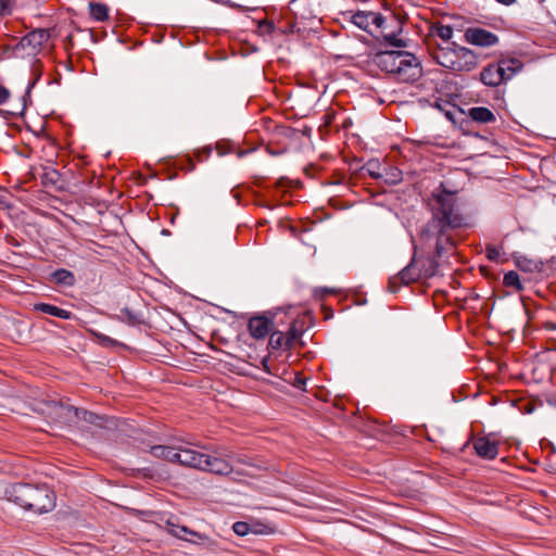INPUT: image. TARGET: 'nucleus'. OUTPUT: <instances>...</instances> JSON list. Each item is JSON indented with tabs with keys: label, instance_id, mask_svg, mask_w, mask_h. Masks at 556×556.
I'll return each mask as SVG.
<instances>
[{
	"label": "nucleus",
	"instance_id": "1",
	"mask_svg": "<svg viewBox=\"0 0 556 556\" xmlns=\"http://www.w3.org/2000/svg\"><path fill=\"white\" fill-rule=\"evenodd\" d=\"M428 206L431 218L422 226L419 241L422 249L433 250V255L418 256V269L424 278L437 275L439 263L437 258L454 252L456 247L455 231L469 226L456 205V197L446 190L435 191L429 199Z\"/></svg>",
	"mask_w": 556,
	"mask_h": 556
},
{
	"label": "nucleus",
	"instance_id": "2",
	"mask_svg": "<svg viewBox=\"0 0 556 556\" xmlns=\"http://www.w3.org/2000/svg\"><path fill=\"white\" fill-rule=\"evenodd\" d=\"M150 453L154 457L215 475L227 476L235 471L231 464L218 455L217 452L214 455H210L191 447L154 445L151 446Z\"/></svg>",
	"mask_w": 556,
	"mask_h": 556
},
{
	"label": "nucleus",
	"instance_id": "3",
	"mask_svg": "<svg viewBox=\"0 0 556 556\" xmlns=\"http://www.w3.org/2000/svg\"><path fill=\"white\" fill-rule=\"evenodd\" d=\"M375 64L401 83H413L421 75L418 59L404 50H387L376 53Z\"/></svg>",
	"mask_w": 556,
	"mask_h": 556
},
{
	"label": "nucleus",
	"instance_id": "4",
	"mask_svg": "<svg viewBox=\"0 0 556 556\" xmlns=\"http://www.w3.org/2000/svg\"><path fill=\"white\" fill-rule=\"evenodd\" d=\"M5 495L9 501L36 514L50 511L55 506L54 493L46 484H12L7 488Z\"/></svg>",
	"mask_w": 556,
	"mask_h": 556
},
{
	"label": "nucleus",
	"instance_id": "5",
	"mask_svg": "<svg viewBox=\"0 0 556 556\" xmlns=\"http://www.w3.org/2000/svg\"><path fill=\"white\" fill-rule=\"evenodd\" d=\"M431 58L441 66L453 72H470L478 65L476 54L464 47H439L431 51Z\"/></svg>",
	"mask_w": 556,
	"mask_h": 556
},
{
	"label": "nucleus",
	"instance_id": "6",
	"mask_svg": "<svg viewBox=\"0 0 556 556\" xmlns=\"http://www.w3.org/2000/svg\"><path fill=\"white\" fill-rule=\"evenodd\" d=\"M521 66L520 61L516 59L503 60L497 64H489L480 73V80L485 86H500L503 81L510 79Z\"/></svg>",
	"mask_w": 556,
	"mask_h": 556
},
{
	"label": "nucleus",
	"instance_id": "7",
	"mask_svg": "<svg viewBox=\"0 0 556 556\" xmlns=\"http://www.w3.org/2000/svg\"><path fill=\"white\" fill-rule=\"evenodd\" d=\"M421 278L424 277L421 271L418 269V255L415 252L409 264L397 275L389 279L388 289L390 292L395 293L401 286H408Z\"/></svg>",
	"mask_w": 556,
	"mask_h": 556
},
{
	"label": "nucleus",
	"instance_id": "8",
	"mask_svg": "<svg viewBox=\"0 0 556 556\" xmlns=\"http://www.w3.org/2000/svg\"><path fill=\"white\" fill-rule=\"evenodd\" d=\"M50 34L47 29H35L25 35L14 47L15 51L23 50L27 55L36 54L41 47L48 41Z\"/></svg>",
	"mask_w": 556,
	"mask_h": 556
},
{
	"label": "nucleus",
	"instance_id": "9",
	"mask_svg": "<svg viewBox=\"0 0 556 556\" xmlns=\"http://www.w3.org/2000/svg\"><path fill=\"white\" fill-rule=\"evenodd\" d=\"M53 413L64 424H75L79 419H84L89 422L94 421V415L84 409H79L62 403L53 404Z\"/></svg>",
	"mask_w": 556,
	"mask_h": 556
},
{
	"label": "nucleus",
	"instance_id": "10",
	"mask_svg": "<svg viewBox=\"0 0 556 556\" xmlns=\"http://www.w3.org/2000/svg\"><path fill=\"white\" fill-rule=\"evenodd\" d=\"M350 15V21L355 26L369 34H372L371 26H375L377 29H380L382 28L386 22L381 13L372 11H357L352 12Z\"/></svg>",
	"mask_w": 556,
	"mask_h": 556
},
{
	"label": "nucleus",
	"instance_id": "11",
	"mask_svg": "<svg viewBox=\"0 0 556 556\" xmlns=\"http://www.w3.org/2000/svg\"><path fill=\"white\" fill-rule=\"evenodd\" d=\"M464 36L468 43L479 47H491L498 41V37L494 33L480 27L468 28Z\"/></svg>",
	"mask_w": 556,
	"mask_h": 556
},
{
	"label": "nucleus",
	"instance_id": "12",
	"mask_svg": "<svg viewBox=\"0 0 556 556\" xmlns=\"http://www.w3.org/2000/svg\"><path fill=\"white\" fill-rule=\"evenodd\" d=\"M165 530L173 536L191 543H197L198 540L205 539V536L202 535L201 533L190 530L185 526H179L172 519H168L165 522Z\"/></svg>",
	"mask_w": 556,
	"mask_h": 556
},
{
	"label": "nucleus",
	"instance_id": "13",
	"mask_svg": "<svg viewBox=\"0 0 556 556\" xmlns=\"http://www.w3.org/2000/svg\"><path fill=\"white\" fill-rule=\"evenodd\" d=\"M249 331L254 339L266 338L273 329V323L265 316H254L249 320Z\"/></svg>",
	"mask_w": 556,
	"mask_h": 556
},
{
	"label": "nucleus",
	"instance_id": "14",
	"mask_svg": "<svg viewBox=\"0 0 556 556\" xmlns=\"http://www.w3.org/2000/svg\"><path fill=\"white\" fill-rule=\"evenodd\" d=\"M476 453L483 458L494 459L498 454L497 443L491 441L488 437H480L473 441Z\"/></svg>",
	"mask_w": 556,
	"mask_h": 556
},
{
	"label": "nucleus",
	"instance_id": "15",
	"mask_svg": "<svg viewBox=\"0 0 556 556\" xmlns=\"http://www.w3.org/2000/svg\"><path fill=\"white\" fill-rule=\"evenodd\" d=\"M41 182L45 187H53L56 190L63 188L62 176L60 172L51 165L42 168Z\"/></svg>",
	"mask_w": 556,
	"mask_h": 556
},
{
	"label": "nucleus",
	"instance_id": "16",
	"mask_svg": "<svg viewBox=\"0 0 556 556\" xmlns=\"http://www.w3.org/2000/svg\"><path fill=\"white\" fill-rule=\"evenodd\" d=\"M468 116L478 123L489 124L495 122L496 117L494 113L484 106H475L469 109Z\"/></svg>",
	"mask_w": 556,
	"mask_h": 556
},
{
	"label": "nucleus",
	"instance_id": "17",
	"mask_svg": "<svg viewBox=\"0 0 556 556\" xmlns=\"http://www.w3.org/2000/svg\"><path fill=\"white\" fill-rule=\"evenodd\" d=\"M34 309L62 319H71L72 313L48 303H36Z\"/></svg>",
	"mask_w": 556,
	"mask_h": 556
},
{
	"label": "nucleus",
	"instance_id": "18",
	"mask_svg": "<svg viewBox=\"0 0 556 556\" xmlns=\"http://www.w3.org/2000/svg\"><path fill=\"white\" fill-rule=\"evenodd\" d=\"M51 280L60 286L72 287L75 283V276L71 270L60 268L51 274Z\"/></svg>",
	"mask_w": 556,
	"mask_h": 556
},
{
	"label": "nucleus",
	"instance_id": "19",
	"mask_svg": "<svg viewBox=\"0 0 556 556\" xmlns=\"http://www.w3.org/2000/svg\"><path fill=\"white\" fill-rule=\"evenodd\" d=\"M285 336H286V340H287V343H288L290 349L293 348L299 342H300L301 345L303 344L301 342L302 328L299 327V321H293L290 325L288 331L285 333Z\"/></svg>",
	"mask_w": 556,
	"mask_h": 556
},
{
	"label": "nucleus",
	"instance_id": "20",
	"mask_svg": "<svg viewBox=\"0 0 556 556\" xmlns=\"http://www.w3.org/2000/svg\"><path fill=\"white\" fill-rule=\"evenodd\" d=\"M117 318L129 326H137L142 323V316L128 307L122 308Z\"/></svg>",
	"mask_w": 556,
	"mask_h": 556
},
{
	"label": "nucleus",
	"instance_id": "21",
	"mask_svg": "<svg viewBox=\"0 0 556 556\" xmlns=\"http://www.w3.org/2000/svg\"><path fill=\"white\" fill-rule=\"evenodd\" d=\"M89 12L90 15L99 22H103L109 18V9L104 3L90 2Z\"/></svg>",
	"mask_w": 556,
	"mask_h": 556
},
{
	"label": "nucleus",
	"instance_id": "22",
	"mask_svg": "<svg viewBox=\"0 0 556 556\" xmlns=\"http://www.w3.org/2000/svg\"><path fill=\"white\" fill-rule=\"evenodd\" d=\"M270 338H269V346L274 350H279V349H290L288 343H287V340H286V336H285V332L282 331H270Z\"/></svg>",
	"mask_w": 556,
	"mask_h": 556
},
{
	"label": "nucleus",
	"instance_id": "23",
	"mask_svg": "<svg viewBox=\"0 0 556 556\" xmlns=\"http://www.w3.org/2000/svg\"><path fill=\"white\" fill-rule=\"evenodd\" d=\"M503 283L506 287L515 288L517 291H520L523 288L519 275L514 270H510L504 275Z\"/></svg>",
	"mask_w": 556,
	"mask_h": 556
},
{
	"label": "nucleus",
	"instance_id": "24",
	"mask_svg": "<svg viewBox=\"0 0 556 556\" xmlns=\"http://www.w3.org/2000/svg\"><path fill=\"white\" fill-rule=\"evenodd\" d=\"M432 33L444 41H448L453 36V28L450 25L437 24L432 27Z\"/></svg>",
	"mask_w": 556,
	"mask_h": 556
},
{
	"label": "nucleus",
	"instance_id": "25",
	"mask_svg": "<svg viewBox=\"0 0 556 556\" xmlns=\"http://www.w3.org/2000/svg\"><path fill=\"white\" fill-rule=\"evenodd\" d=\"M486 257L492 262H498L501 258V251L498 248L488 244L485 248Z\"/></svg>",
	"mask_w": 556,
	"mask_h": 556
},
{
	"label": "nucleus",
	"instance_id": "26",
	"mask_svg": "<svg viewBox=\"0 0 556 556\" xmlns=\"http://www.w3.org/2000/svg\"><path fill=\"white\" fill-rule=\"evenodd\" d=\"M233 532L240 536L247 535L250 531V526L243 521H237L232 526Z\"/></svg>",
	"mask_w": 556,
	"mask_h": 556
},
{
	"label": "nucleus",
	"instance_id": "27",
	"mask_svg": "<svg viewBox=\"0 0 556 556\" xmlns=\"http://www.w3.org/2000/svg\"><path fill=\"white\" fill-rule=\"evenodd\" d=\"M96 336H97V338L99 339V341H100L103 345H105V346H115V345H119V343H118L116 340H114V339H112V338H110V337H108V336H105V334L97 333Z\"/></svg>",
	"mask_w": 556,
	"mask_h": 556
},
{
	"label": "nucleus",
	"instance_id": "28",
	"mask_svg": "<svg viewBox=\"0 0 556 556\" xmlns=\"http://www.w3.org/2000/svg\"><path fill=\"white\" fill-rule=\"evenodd\" d=\"M378 167H379V164L377 162H372V161L368 162L366 165L367 172L372 178L381 177V174L376 170V168H378Z\"/></svg>",
	"mask_w": 556,
	"mask_h": 556
},
{
	"label": "nucleus",
	"instance_id": "29",
	"mask_svg": "<svg viewBox=\"0 0 556 556\" xmlns=\"http://www.w3.org/2000/svg\"><path fill=\"white\" fill-rule=\"evenodd\" d=\"M384 40H386L387 42H389L390 45H392V46H394V47H397V48H400V47H405V42H404V40H403V39H399V38H396V36H395V35H386V36H384Z\"/></svg>",
	"mask_w": 556,
	"mask_h": 556
},
{
	"label": "nucleus",
	"instance_id": "30",
	"mask_svg": "<svg viewBox=\"0 0 556 556\" xmlns=\"http://www.w3.org/2000/svg\"><path fill=\"white\" fill-rule=\"evenodd\" d=\"M12 0H0V15H7L11 13Z\"/></svg>",
	"mask_w": 556,
	"mask_h": 556
},
{
	"label": "nucleus",
	"instance_id": "31",
	"mask_svg": "<svg viewBox=\"0 0 556 556\" xmlns=\"http://www.w3.org/2000/svg\"><path fill=\"white\" fill-rule=\"evenodd\" d=\"M10 98V91L0 84V105L4 104Z\"/></svg>",
	"mask_w": 556,
	"mask_h": 556
},
{
	"label": "nucleus",
	"instance_id": "32",
	"mask_svg": "<svg viewBox=\"0 0 556 556\" xmlns=\"http://www.w3.org/2000/svg\"><path fill=\"white\" fill-rule=\"evenodd\" d=\"M305 382H306L305 378H303L299 374L295 375V378L293 381V386L295 388L304 390Z\"/></svg>",
	"mask_w": 556,
	"mask_h": 556
},
{
	"label": "nucleus",
	"instance_id": "33",
	"mask_svg": "<svg viewBox=\"0 0 556 556\" xmlns=\"http://www.w3.org/2000/svg\"><path fill=\"white\" fill-rule=\"evenodd\" d=\"M314 293H315V295L320 294V296H325V295L333 293V290L328 289V288H321V289H316Z\"/></svg>",
	"mask_w": 556,
	"mask_h": 556
},
{
	"label": "nucleus",
	"instance_id": "34",
	"mask_svg": "<svg viewBox=\"0 0 556 556\" xmlns=\"http://www.w3.org/2000/svg\"><path fill=\"white\" fill-rule=\"evenodd\" d=\"M496 1L498 3L507 5V7H509V5H511V4H514L516 2V0H496Z\"/></svg>",
	"mask_w": 556,
	"mask_h": 556
},
{
	"label": "nucleus",
	"instance_id": "35",
	"mask_svg": "<svg viewBox=\"0 0 556 556\" xmlns=\"http://www.w3.org/2000/svg\"><path fill=\"white\" fill-rule=\"evenodd\" d=\"M237 462H238L239 464H242V465L252 466V464H251L250 462H248V460H247L245 458H243V457H238V458H237Z\"/></svg>",
	"mask_w": 556,
	"mask_h": 556
},
{
	"label": "nucleus",
	"instance_id": "36",
	"mask_svg": "<svg viewBox=\"0 0 556 556\" xmlns=\"http://www.w3.org/2000/svg\"><path fill=\"white\" fill-rule=\"evenodd\" d=\"M276 185H277V187H283L285 186V179L283 178L278 179Z\"/></svg>",
	"mask_w": 556,
	"mask_h": 556
}]
</instances>
